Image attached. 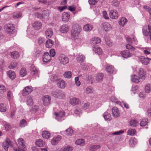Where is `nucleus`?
Returning a JSON list of instances; mask_svg holds the SVG:
<instances>
[{
    "label": "nucleus",
    "mask_w": 151,
    "mask_h": 151,
    "mask_svg": "<svg viewBox=\"0 0 151 151\" xmlns=\"http://www.w3.org/2000/svg\"><path fill=\"white\" fill-rule=\"evenodd\" d=\"M109 16L112 19H117L118 18V14L117 11L113 10L109 12Z\"/></svg>",
    "instance_id": "nucleus-9"
},
{
    "label": "nucleus",
    "mask_w": 151,
    "mask_h": 151,
    "mask_svg": "<svg viewBox=\"0 0 151 151\" xmlns=\"http://www.w3.org/2000/svg\"><path fill=\"white\" fill-rule=\"evenodd\" d=\"M50 57H54L55 55V50L53 49H51L50 51Z\"/></svg>",
    "instance_id": "nucleus-62"
},
{
    "label": "nucleus",
    "mask_w": 151,
    "mask_h": 151,
    "mask_svg": "<svg viewBox=\"0 0 151 151\" xmlns=\"http://www.w3.org/2000/svg\"><path fill=\"white\" fill-rule=\"evenodd\" d=\"M104 76V74L101 73L98 74L96 76V81L98 82H102L103 81Z\"/></svg>",
    "instance_id": "nucleus-26"
},
{
    "label": "nucleus",
    "mask_w": 151,
    "mask_h": 151,
    "mask_svg": "<svg viewBox=\"0 0 151 151\" xmlns=\"http://www.w3.org/2000/svg\"><path fill=\"white\" fill-rule=\"evenodd\" d=\"M18 148L14 149V151H25L26 150L24 140L21 138L18 139Z\"/></svg>",
    "instance_id": "nucleus-3"
},
{
    "label": "nucleus",
    "mask_w": 151,
    "mask_h": 151,
    "mask_svg": "<svg viewBox=\"0 0 151 151\" xmlns=\"http://www.w3.org/2000/svg\"><path fill=\"white\" fill-rule=\"evenodd\" d=\"M86 92L88 94L92 93L93 92V89L91 87H88L86 88Z\"/></svg>",
    "instance_id": "nucleus-55"
},
{
    "label": "nucleus",
    "mask_w": 151,
    "mask_h": 151,
    "mask_svg": "<svg viewBox=\"0 0 151 151\" xmlns=\"http://www.w3.org/2000/svg\"><path fill=\"white\" fill-rule=\"evenodd\" d=\"M42 100L43 105L45 106H47L50 104L51 97L48 95H46L43 97Z\"/></svg>",
    "instance_id": "nucleus-15"
},
{
    "label": "nucleus",
    "mask_w": 151,
    "mask_h": 151,
    "mask_svg": "<svg viewBox=\"0 0 151 151\" xmlns=\"http://www.w3.org/2000/svg\"><path fill=\"white\" fill-rule=\"evenodd\" d=\"M81 29V27L77 24L73 26L71 30V35L73 38L77 39L78 38Z\"/></svg>",
    "instance_id": "nucleus-1"
},
{
    "label": "nucleus",
    "mask_w": 151,
    "mask_h": 151,
    "mask_svg": "<svg viewBox=\"0 0 151 151\" xmlns=\"http://www.w3.org/2000/svg\"><path fill=\"white\" fill-rule=\"evenodd\" d=\"M147 27L146 26H145L142 29V32L144 35L147 36L149 35V32L147 30Z\"/></svg>",
    "instance_id": "nucleus-51"
},
{
    "label": "nucleus",
    "mask_w": 151,
    "mask_h": 151,
    "mask_svg": "<svg viewBox=\"0 0 151 151\" xmlns=\"http://www.w3.org/2000/svg\"><path fill=\"white\" fill-rule=\"evenodd\" d=\"M85 142L83 139H81L77 140L76 142V143L78 145H83L84 144Z\"/></svg>",
    "instance_id": "nucleus-50"
},
{
    "label": "nucleus",
    "mask_w": 151,
    "mask_h": 151,
    "mask_svg": "<svg viewBox=\"0 0 151 151\" xmlns=\"http://www.w3.org/2000/svg\"><path fill=\"white\" fill-rule=\"evenodd\" d=\"M68 26L66 24H63L61 26L60 28V32L63 33H66L68 31Z\"/></svg>",
    "instance_id": "nucleus-23"
},
{
    "label": "nucleus",
    "mask_w": 151,
    "mask_h": 151,
    "mask_svg": "<svg viewBox=\"0 0 151 151\" xmlns=\"http://www.w3.org/2000/svg\"><path fill=\"white\" fill-rule=\"evenodd\" d=\"M54 44V42L51 39H48L46 42L45 45L47 47L51 48Z\"/></svg>",
    "instance_id": "nucleus-30"
},
{
    "label": "nucleus",
    "mask_w": 151,
    "mask_h": 151,
    "mask_svg": "<svg viewBox=\"0 0 151 151\" xmlns=\"http://www.w3.org/2000/svg\"><path fill=\"white\" fill-rule=\"evenodd\" d=\"M51 57L47 52H45L43 57V61L44 62L47 63L51 60Z\"/></svg>",
    "instance_id": "nucleus-16"
},
{
    "label": "nucleus",
    "mask_w": 151,
    "mask_h": 151,
    "mask_svg": "<svg viewBox=\"0 0 151 151\" xmlns=\"http://www.w3.org/2000/svg\"><path fill=\"white\" fill-rule=\"evenodd\" d=\"M59 79L58 78V76L57 75H52V76L51 77V81L54 82L55 81H58V80Z\"/></svg>",
    "instance_id": "nucleus-58"
},
{
    "label": "nucleus",
    "mask_w": 151,
    "mask_h": 151,
    "mask_svg": "<svg viewBox=\"0 0 151 151\" xmlns=\"http://www.w3.org/2000/svg\"><path fill=\"white\" fill-rule=\"evenodd\" d=\"M73 148L72 146L70 145H67L64 147L62 151H72Z\"/></svg>",
    "instance_id": "nucleus-41"
},
{
    "label": "nucleus",
    "mask_w": 151,
    "mask_h": 151,
    "mask_svg": "<svg viewBox=\"0 0 151 151\" xmlns=\"http://www.w3.org/2000/svg\"><path fill=\"white\" fill-rule=\"evenodd\" d=\"M11 142V141L10 139L8 138L6 139V140L3 142L2 146L5 150H8V147L9 145H10Z\"/></svg>",
    "instance_id": "nucleus-17"
},
{
    "label": "nucleus",
    "mask_w": 151,
    "mask_h": 151,
    "mask_svg": "<svg viewBox=\"0 0 151 151\" xmlns=\"http://www.w3.org/2000/svg\"><path fill=\"white\" fill-rule=\"evenodd\" d=\"M27 124L26 121L24 119H22L21 120L20 123V126L21 127H24Z\"/></svg>",
    "instance_id": "nucleus-59"
},
{
    "label": "nucleus",
    "mask_w": 151,
    "mask_h": 151,
    "mask_svg": "<svg viewBox=\"0 0 151 151\" xmlns=\"http://www.w3.org/2000/svg\"><path fill=\"white\" fill-rule=\"evenodd\" d=\"M70 17V14L67 12H64L62 14V20L65 22H67L69 21Z\"/></svg>",
    "instance_id": "nucleus-13"
},
{
    "label": "nucleus",
    "mask_w": 151,
    "mask_h": 151,
    "mask_svg": "<svg viewBox=\"0 0 151 151\" xmlns=\"http://www.w3.org/2000/svg\"><path fill=\"white\" fill-rule=\"evenodd\" d=\"M82 108L84 109H86L88 108L89 106V104L88 103H85L82 105Z\"/></svg>",
    "instance_id": "nucleus-64"
},
{
    "label": "nucleus",
    "mask_w": 151,
    "mask_h": 151,
    "mask_svg": "<svg viewBox=\"0 0 151 151\" xmlns=\"http://www.w3.org/2000/svg\"><path fill=\"white\" fill-rule=\"evenodd\" d=\"M22 15V13L21 12L15 13L13 14V17L14 18H18L20 17Z\"/></svg>",
    "instance_id": "nucleus-60"
},
{
    "label": "nucleus",
    "mask_w": 151,
    "mask_h": 151,
    "mask_svg": "<svg viewBox=\"0 0 151 151\" xmlns=\"http://www.w3.org/2000/svg\"><path fill=\"white\" fill-rule=\"evenodd\" d=\"M58 87L61 88H64L66 86L65 82L63 80L59 79L57 83Z\"/></svg>",
    "instance_id": "nucleus-18"
},
{
    "label": "nucleus",
    "mask_w": 151,
    "mask_h": 151,
    "mask_svg": "<svg viewBox=\"0 0 151 151\" xmlns=\"http://www.w3.org/2000/svg\"><path fill=\"white\" fill-rule=\"evenodd\" d=\"M27 74V72L26 71L25 68H22L20 70V75L22 76H25Z\"/></svg>",
    "instance_id": "nucleus-54"
},
{
    "label": "nucleus",
    "mask_w": 151,
    "mask_h": 151,
    "mask_svg": "<svg viewBox=\"0 0 151 151\" xmlns=\"http://www.w3.org/2000/svg\"><path fill=\"white\" fill-rule=\"evenodd\" d=\"M121 54L122 57L125 58H127L129 57H131L132 55L129 50H125L121 52Z\"/></svg>",
    "instance_id": "nucleus-19"
},
{
    "label": "nucleus",
    "mask_w": 151,
    "mask_h": 151,
    "mask_svg": "<svg viewBox=\"0 0 151 151\" xmlns=\"http://www.w3.org/2000/svg\"><path fill=\"white\" fill-rule=\"evenodd\" d=\"M79 99L76 98H72L70 99V103L72 105L75 106L79 103Z\"/></svg>",
    "instance_id": "nucleus-24"
},
{
    "label": "nucleus",
    "mask_w": 151,
    "mask_h": 151,
    "mask_svg": "<svg viewBox=\"0 0 151 151\" xmlns=\"http://www.w3.org/2000/svg\"><path fill=\"white\" fill-rule=\"evenodd\" d=\"M52 96L55 98L64 99L65 98V93L60 90H56L53 91L51 93Z\"/></svg>",
    "instance_id": "nucleus-2"
},
{
    "label": "nucleus",
    "mask_w": 151,
    "mask_h": 151,
    "mask_svg": "<svg viewBox=\"0 0 151 151\" xmlns=\"http://www.w3.org/2000/svg\"><path fill=\"white\" fill-rule=\"evenodd\" d=\"M39 109L38 106L36 105L33 106L30 110V111L32 113H34L36 112Z\"/></svg>",
    "instance_id": "nucleus-46"
},
{
    "label": "nucleus",
    "mask_w": 151,
    "mask_h": 151,
    "mask_svg": "<svg viewBox=\"0 0 151 151\" xmlns=\"http://www.w3.org/2000/svg\"><path fill=\"white\" fill-rule=\"evenodd\" d=\"M105 41L107 45L109 46H112V43L110 41L109 38L105 36L104 37Z\"/></svg>",
    "instance_id": "nucleus-53"
},
{
    "label": "nucleus",
    "mask_w": 151,
    "mask_h": 151,
    "mask_svg": "<svg viewBox=\"0 0 151 151\" xmlns=\"http://www.w3.org/2000/svg\"><path fill=\"white\" fill-rule=\"evenodd\" d=\"M145 91L146 93H148L151 92V84H148L145 86Z\"/></svg>",
    "instance_id": "nucleus-43"
},
{
    "label": "nucleus",
    "mask_w": 151,
    "mask_h": 151,
    "mask_svg": "<svg viewBox=\"0 0 151 151\" xmlns=\"http://www.w3.org/2000/svg\"><path fill=\"white\" fill-rule=\"evenodd\" d=\"M33 90L31 86L25 87L23 90L22 94L23 96H26L31 92Z\"/></svg>",
    "instance_id": "nucleus-6"
},
{
    "label": "nucleus",
    "mask_w": 151,
    "mask_h": 151,
    "mask_svg": "<svg viewBox=\"0 0 151 151\" xmlns=\"http://www.w3.org/2000/svg\"><path fill=\"white\" fill-rule=\"evenodd\" d=\"M142 63L145 65H147L149 63V58H144L142 59Z\"/></svg>",
    "instance_id": "nucleus-56"
},
{
    "label": "nucleus",
    "mask_w": 151,
    "mask_h": 151,
    "mask_svg": "<svg viewBox=\"0 0 151 151\" xmlns=\"http://www.w3.org/2000/svg\"><path fill=\"white\" fill-rule=\"evenodd\" d=\"M7 74L9 78L11 79H14L16 76L15 72L11 70H9L7 71Z\"/></svg>",
    "instance_id": "nucleus-28"
},
{
    "label": "nucleus",
    "mask_w": 151,
    "mask_h": 151,
    "mask_svg": "<svg viewBox=\"0 0 151 151\" xmlns=\"http://www.w3.org/2000/svg\"><path fill=\"white\" fill-rule=\"evenodd\" d=\"M138 75L142 79L144 80L146 76L145 70L142 68H140L138 71Z\"/></svg>",
    "instance_id": "nucleus-12"
},
{
    "label": "nucleus",
    "mask_w": 151,
    "mask_h": 151,
    "mask_svg": "<svg viewBox=\"0 0 151 151\" xmlns=\"http://www.w3.org/2000/svg\"><path fill=\"white\" fill-rule=\"evenodd\" d=\"M103 117L105 121H109L111 120V114L108 112H105L103 115Z\"/></svg>",
    "instance_id": "nucleus-22"
},
{
    "label": "nucleus",
    "mask_w": 151,
    "mask_h": 151,
    "mask_svg": "<svg viewBox=\"0 0 151 151\" xmlns=\"http://www.w3.org/2000/svg\"><path fill=\"white\" fill-rule=\"evenodd\" d=\"M112 114L114 117L115 118L120 116V112L118 108L116 107H113L112 109Z\"/></svg>",
    "instance_id": "nucleus-10"
},
{
    "label": "nucleus",
    "mask_w": 151,
    "mask_h": 151,
    "mask_svg": "<svg viewBox=\"0 0 151 151\" xmlns=\"http://www.w3.org/2000/svg\"><path fill=\"white\" fill-rule=\"evenodd\" d=\"M140 78H141L140 77L139 78L135 75L132 76L131 77V80L132 81L136 83H138L139 82H140Z\"/></svg>",
    "instance_id": "nucleus-25"
},
{
    "label": "nucleus",
    "mask_w": 151,
    "mask_h": 151,
    "mask_svg": "<svg viewBox=\"0 0 151 151\" xmlns=\"http://www.w3.org/2000/svg\"><path fill=\"white\" fill-rule=\"evenodd\" d=\"M35 143L37 146L40 147H43L45 144L44 142L41 139L37 140Z\"/></svg>",
    "instance_id": "nucleus-35"
},
{
    "label": "nucleus",
    "mask_w": 151,
    "mask_h": 151,
    "mask_svg": "<svg viewBox=\"0 0 151 151\" xmlns=\"http://www.w3.org/2000/svg\"><path fill=\"white\" fill-rule=\"evenodd\" d=\"M99 0H88V2L90 5H94Z\"/></svg>",
    "instance_id": "nucleus-63"
},
{
    "label": "nucleus",
    "mask_w": 151,
    "mask_h": 151,
    "mask_svg": "<svg viewBox=\"0 0 151 151\" xmlns=\"http://www.w3.org/2000/svg\"><path fill=\"white\" fill-rule=\"evenodd\" d=\"M101 25L103 29L106 32L109 31L111 29V25L108 22H104Z\"/></svg>",
    "instance_id": "nucleus-7"
},
{
    "label": "nucleus",
    "mask_w": 151,
    "mask_h": 151,
    "mask_svg": "<svg viewBox=\"0 0 151 151\" xmlns=\"http://www.w3.org/2000/svg\"><path fill=\"white\" fill-rule=\"evenodd\" d=\"M101 41V40L99 38L95 37L92 38L90 42L91 44L95 45L100 43Z\"/></svg>",
    "instance_id": "nucleus-21"
},
{
    "label": "nucleus",
    "mask_w": 151,
    "mask_h": 151,
    "mask_svg": "<svg viewBox=\"0 0 151 151\" xmlns=\"http://www.w3.org/2000/svg\"><path fill=\"white\" fill-rule=\"evenodd\" d=\"M10 54L11 57L14 59L17 58L19 56V52L16 51L11 52Z\"/></svg>",
    "instance_id": "nucleus-36"
},
{
    "label": "nucleus",
    "mask_w": 151,
    "mask_h": 151,
    "mask_svg": "<svg viewBox=\"0 0 151 151\" xmlns=\"http://www.w3.org/2000/svg\"><path fill=\"white\" fill-rule=\"evenodd\" d=\"M17 64V63L14 61H12L10 65L9 66V68L10 69H14L15 68Z\"/></svg>",
    "instance_id": "nucleus-44"
},
{
    "label": "nucleus",
    "mask_w": 151,
    "mask_h": 151,
    "mask_svg": "<svg viewBox=\"0 0 151 151\" xmlns=\"http://www.w3.org/2000/svg\"><path fill=\"white\" fill-rule=\"evenodd\" d=\"M42 135L44 138L48 139L50 137V134L47 131H44L42 132Z\"/></svg>",
    "instance_id": "nucleus-37"
},
{
    "label": "nucleus",
    "mask_w": 151,
    "mask_h": 151,
    "mask_svg": "<svg viewBox=\"0 0 151 151\" xmlns=\"http://www.w3.org/2000/svg\"><path fill=\"white\" fill-rule=\"evenodd\" d=\"M4 28L6 32L9 34H12L15 30L14 25L12 24H9L5 25Z\"/></svg>",
    "instance_id": "nucleus-4"
},
{
    "label": "nucleus",
    "mask_w": 151,
    "mask_h": 151,
    "mask_svg": "<svg viewBox=\"0 0 151 151\" xmlns=\"http://www.w3.org/2000/svg\"><path fill=\"white\" fill-rule=\"evenodd\" d=\"M6 110V105L4 104H0V111L1 112H5Z\"/></svg>",
    "instance_id": "nucleus-42"
},
{
    "label": "nucleus",
    "mask_w": 151,
    "mask_h": 151,
    "mask_svg": "<svg viewBox=\"0 0 151 151\" xmlns=\"http://www.w3.org/2000/svg\"><path fill=\"white\" fill-rule=\"evenodd\" d=\"M59 60L61 64L65 65L69 62L68 58L64 54H62L59 57Z\"/></svg>",
    "instance_id": "nucleus-5"
},
{
    "label": "nucleus",
    "mask_w": 151,
    "mask_h": 151,
    "mask_svg": "<svg viewBox=\"0 0 151 151\" xmlns=\"http://www.w3.org/2000/svg\"><path fill=\"white\" fill-rule=\"evenodd\" d=\"M85 59V56L83 55H79L77 58V60L79 62H83L84 61Z\"/></svg>",
    "instance_id": "nucleus-48"
},
{
    "label": "nucleus",
    "mask_w": 151,
    "mask_h": 151,
    "mask_svg": "<svg viewBox=\"0 0 151 151\" xmlns=\"http://www.w3.org/2000/svg\"><path fill=\"white\" fill-rule=\"evenodd\" d=\"M127 21V20L124 17H122L120 19L119 22V25L122 26H124V25L126 24Z\"/></svg>",
    "instance_id": "nucleus-34"
},
{
    "label": "nucleus",
    "mask_w": 151,
    "mask_h": 151,
    "mask_svg": "<svg viewBox=\"0 0 151 151\" xmlns=\"http://www.w3.org/2000/svg\"><path fill=\"white\" fill-rule=\"evenodd\" d=\"M55 114L56 115L55 119L58 121H61L62 119L65 116V113L63 111H60L58 113L55 112Z\"/></svg>",
    "instance_id": "nucleus-8"
},
{
    "label": "nucleus",
    "mask_w": 151,
    "mask_h": 151,
    "mask_svg": "<svg viewBox=\"0 0 151 151\" xmlns=\"http://www.w3.org/2000/svg\"><path fill=\"white\" fill-rule=\"evenodd\" d=\"M136 131L134 129H130L127 131V134L129 135H133L135 134Z\"/></svg>",
    "instance_id": "nucleus-52"
},
{
    "label": "nucleus",
    "mask_w": 151,
    "mask_h": 151,
    "mask_svg": "<svg viewBox=\"0 0 151 151\" xmlns=\"http://www.w3.org/2000/svg\"><path fill=\"white\" fill-rule=\"evenodd\" d=\"M33 28L36 30H38L40 29L42 27L41 22L39 21L35 22L32 24Z\"/></svg>",
    "instance_id": "nucleus-14"
},
{
    "label": "nucleus",
    "mask_w": 151,
    "mask_h": 151,
    "mask_svg": "<svg viewBox=\"0 0 151 151\" xmlns=\"http://www.w3.org/2000/svg\"><path fill=\"white\" fill-rule=\"evenodd\" d=\"M142 49L143 52L144 54L146 55H149L151 53V52L150 51L151 48L150 47H143L142 48Z\"/></svg>",
    "instance_id": "nucleus-32"
},
{
    "label": "nucleus",
    "mask_w": 151,
    "mask_h": 151,
    "mask_svg": "<svg viewBox=\"0 0 151 151\" xmlns=\"http://www.w3.org/2000/svg\"><path fill=\"white\" fill-rule=\"evenodd\" d=\"M106 69L108 74L110 75L113 73L115 71L114 66L108 64L106 67Z\"/></svg>",
    "instance_id": "nucleus-11"
},
{
    "label": "nucleus",
    "mask_w": 151,
    "mask_h": 151,
    "mask_svg": "<svg viewBox=\"0 0 151 151\" xmlns=\"http://www.w3.org/2000/svg\"><path fill=\"white\" fill-rule=\"evenodd\" d=\"M61 138V137L60 135H58L56 137H54L52 140L51 143L53 145L57 144L60 141Z\"/></svg>",
    "instance_id": "nucleus-20"
},
{
    "label": "nucleus",
    "mask_w": 151,
    "mask_h": 151,
    "mask_svg": "<svg viewBox=\"0 0 151 151\" xmlns=\"http://www.w3.org/2000/svg\"><path fill=\"white\" fill-rule=\"evenodd\" d=\"M93 29V26L90 24H87L85 25L83 27L84 31L88 32L91 31Z\"/></svg>",
    "instance_id": "nucleus-29"
},
{
    "label": "nucleus",
    "mask_w": 151,
    "mask_h": 151,
    "mask_svg": "<svg viewBox=\"0 0 151 151\" xmlns=\"http://www.w3.org/2000/svg\"><path fill=\"white\" fill-rule=\"evenodd\" d=\"M148 119L147 118L143 119L140 122V124L141 126H144L148 123Z\"/></svg>",
    "instance_id": "nucleus-45"
},
{
    "label": "nucleus",
    "mask_w": 151,
    "mask_h": 151,
    "mask_svg": "<svg viewBox=\"0 0 151 151\" xmlns=\"http://www.w3.org/2000/svg\"><path fill=\"white\" fill-rule=\"evenodd\" d=\"M144 9L147 12H148L151 15V9L148 6L145 5L143 6Z\"/></svg>",
    "instance_id": "nucleus-61"
},
{
    "label": "nucleus",
    "mask_w": 151,
    "mask_h": 151,
    "mask_svg": "<svg viewBox=\"0 0 151 151\" xmlns=\"http://www.w3.org/2000/svg\"><path fill=\"white\" fill-rule=\"evenodd\" d=\"M6 91L5 86L3 85H0V93L2 94Z\"/></svg>",
    "instance_id": "nucleus-57"
},
{
    "label": "nucleus",
    "mask_w": 151,
    "mask_h": 151,
    "mask_svg": "<svg viewBox=\"0 0 151 151\" xmlns=\"http://www.w3.org/2000/svg\"><path fill=\"white\" fill-rule=\"evenodd\" d=\"M63 76L65 78H70L72 76V73L70 71L66 72L64 73Z\"/></svg>",
    "instance_id": "nucleus-49"
},
{
    "label": "nucleus",
    "mask_w": 151,
    "mask_h": 151,
    "mask_svg": "<svg viewBox=\"0 0 151 151\" xmlns=\"http://www.w3.org/2000/svg\"><path fill=\"white\" fill-rule=\"evenodd\" d=\"M27 104L29 106H31L33 104L32 99L31 96H29L27 97Z\"/></svg>",
    "instance_id": "nucleus-38"
},
{
    "label": "nucleus",
    "mask_w": 151,
    "mask_h": 151,
    "mask_svg": "<svg viewBox=\"0 0 151 151\" xmlns=\"http://www.w3.org/2000/svg\"><path fill=\"white\" fill-rule=\"evenodd\" d=\"M100 145H95L91 146L89 147L90 151H96L101 147Z\"/></svg>",
    "instance_id": "nucleus-33"
},
{
    "label": "nucleus",
    "mask_w": 151,
    "mask_h": 151,
    "mask_svg": "<svg viewBox=\"0 0 151 151\" xmlns=\"http://www.w3.org/2000/svg\"><path fill=\"white\" fill-rule=\"evenodd\" d=\"M66 135L68 136L72 135L73 134V130L70 128H69L66 130Z\"/></svg>",
    "instance_id": "nucleus-47"
},
{
    "label": "nucleus",
    "mask_w": 151,
    "mask_h": 151,
    "mask_svg": "<svg viewBox=\"0 0 151 151\" xmlns=\"http://www.w3.org/2000/svg\"><path fill=\"white\" fill-rule=\"evenodd\" d=\"M53 34L52 29L51 28L47 29L45 31V35L47 37L49 38L51 37Z\"/></svg>",
    "instance_id": "nucleus-27"
},
{
    "label": "nucleus",
    "mask_w": 151,
    "mask_h": 151,
    "mask_svg": "<svg viewBox=\"0 0 151 151\" xmlns=\"http://www.w3.org/2000/svg\"><path fill=\"white\" fill-rule=\"evenodd\" d=\"M129 145L132 147H133L136 143V139L135 138H132L129 141Z\"/></svg>",
    "instance_id": "nucleus-39"
},
{
    "label": "nucleus",
    "mask_w": 151,
    "mask_h": 151,
    "mask_svg": "<svg viewBox=\"0 0 151 151\" xmlns=\"http://www.w3.org/2000/svg\"><path fill=\"white\" fill-rule=\"evenodd\" d=\"M93 50L98 55H101L103 52V51L101 48L97 46L93 47Z\"/></svg>",
    "instance_id": "nucleus-31"
},
{
    "label": "nucleus",
    "mask_w": 151,
    "mask_h": 151,
    "mask_svg": "<svg viewBox=\"0 0 151 151\" xmlns=\"http://www.w3.org/2000/svg\"><path fill=\"white\" fill-rule=\"evenodd\" d=\"M130 124L132 127H136L138 125V122L136 120H132L130 122Z\"/></svg>",
    "instance_id": "nucleus-40"
}]
</instances>
